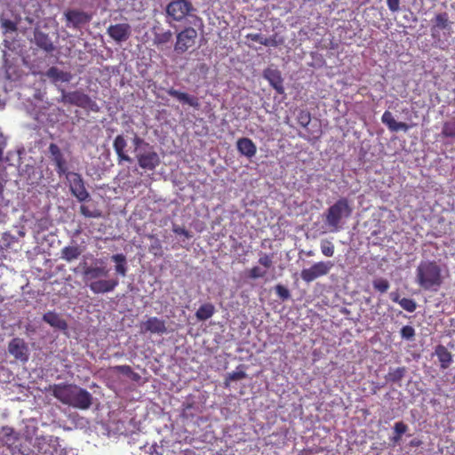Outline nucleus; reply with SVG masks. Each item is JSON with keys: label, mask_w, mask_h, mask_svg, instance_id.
<instances>
[{"label": "nucleus", "mask_w": 455, "mask_h": 455, "mask_svg": "<svg viewBox=\"0 0 455 455\" xmlns=\"http://www.w3.org/2000/svg\"><path fill=\"white\" fill-rule=\"evenodd\" d=\"M46 391H51L53 397L62 403L79 410H88L92 403V394L79 386L55 384L49 386Z\"/></svg>", "instance_id": "obj_1"}, {"label": "nucleus", "mask_w": 455, "mask_h": 455, "mask_svg": "<svg viewBox=\"0 0 455 455\" xmlns=\"http://www.w3.org/2000/svg\"><path fill=\"white\" fill-rule=\"evenodd\" d=\"M443 279L440 265L435 260H423L416 268V283L427 291H438Z\"/></svg>", "instance_id": "obj_2"}, {"label": "nucleus", "mask_w": 455, "mask_h": 455, "mask_svg": "<svg viewBox=\"0 0 455 455\" xmlns=\"http://www.w3.org/2000/svg\"><path fill=\"white\" fill-rule=\"evenodd\" d=\"M352 214V208L348 199H338L334 204L329 207L325 212V224L331 231H338L341 228V220Z\"/></svg>", "instance_id": "obj_3"}, {"label": "nucleus", "mask_w": 455, "mask_h": 455, "mask_svg": "<svg viewBox=\"0 0 455 455\" xmlns=\"http://www.w3.org/2000/svg\"><path fill=\"white\" fill-rule=\"evenodd\" d=\"M333 267L334 262L332 260H320L315 262L308 268L302 269L300 274L301 278L305 283H309L328 275Z\"/></svg>", "instance_id": "obj_4"}, {"label": "nucleus", "mask_w": 455, "mask_h": 455, "mask_svg": "<svg viewBox=\"0 0 455 455\" xmlns=\"http://www.w3.org/2000/svg\"><path fill=\"white\" fill-rule=\"evenodd\" d=\"M63 175L68 184L69 191L79 202H84L90 198V193L85 188L80 173L68 171Z\"/></svg>", "instance_id": "obj_5"}, {"label": "nucleus", "mask_w": 455, "mask_h": 455, "mask_svg": "<svg viewBox=\"0 0 455 455\" xmlns=\"http://www.w3.org/2000/svg\"><path fill=\"white\" fill-rule=\"evenodd\" d=\"M61 100L64 103L75 105L84 109L92 110L93 112L98 111L97 103L92 100L91 97L79 91L63 92Z\"/></svg>", "instance_id": "obj_6"}, {"label": "nucleus", "mask_w": 455, "mask_h": 455, "mask_svg": "<svg viewBox=\"0 0 455 455\" xmlns=\"http://www.w3.org/2000/svg\"><path fill=\"white\" fill-rule=\"evenodd\" d=\"M195 11L189 0H172L166 6V13L174 21H182Z\"/></svg>", "instance_id": "obj_7"}, {"label": "nucleus", "mask_w": 455, "mask_h": 455, "mask_svg": "<svg viewBox=\"0 0 455 455\" xmlns=\"http://www.w3.org/2000/svg\"><path fill=\"white\" fill-rule=\"evenodd\" d=\"M197 31L195 28L187 27L176 35L174 51L179 54L186 52L190 47L196 44Z\"/></svg>", "instance_id": "obj_8"}, {"label": "nucleus", "mask_w": 455, "mask_h": 455, "mask_svg": "<svg viewBox=\"0 0 455 455\" xmlns=\"http://www.w3.org/2000/svg\"><path fill=\"white\" fill-rule=\"evenodd\" d=\"M137 163L143 171L154 172L160 164V157L154 147L135 153Z\"/></svg>", "instance_id": "obj_9"}, {"label": "nucleus", "mask_w": 455, "mask_h": 455, "mask_svg": "<svg viewBox=\"0 0 455 455\" xmlns=\"http://www.w3.org/2000/svg\"><path fill=\"white\" fill-rule=\"evenodd\" d=\"M66 28L79 29L90 23L92 14L80 10H68L64 12Z\"/></svg>", "instance_id": "obj_10"}, {"label": "nucleus", "mask_w": 455, "mask_h": 455, "mask_svg": "<svg viewBox=\"0 0 455 455\" xmlns=\"http://www.w3.org/2000/svg\"><path fill=\"white\" fill-rule=\"evenodd\" d=\"M48 152L51 161L55 165V172L60 177L63 176L68 172V164L58 144L52 142L48 147Z\"/></svg>", "instance_id": "obj_11"}, {"label": "nucleus", "mask_w": 455, "mask_h": 455, "mask_svg": "<svg viewBox=\"0 0 455 455\" xmlns=\"http://www.w3.org/2000/svg\"><path fill=\"white\" fill-rule=\"evenodd\" d=\"M132 33V28L128 23L110 25L107 28V34L115 42H126Z\"/></svg>", "instance_id": "obj_12"}, {"label": "nucleus", "mask_w": 455, "mask_h": 455, "mask_svg": "<svg viewBox=\"0 0 455 455\" xmlns=\"http://www.w3.org/2000/svg\"><path fill=\"white\" fill-rule=\"evenodd\" d=\"M7 350L16 359L26 362L28 360V348L26 342L20 338H14L8 343Z\"/></svg>", "instance_id": "obj_13"}, {"label": "nucleus", "mask_w": 455, "mask_h": 455, "mask_svg": "<svg viewBox=\"0 0 455 455\" xmlns=\"http://www.w3.org/2000/svg\"><path fill=\"white\" fill-rule=\"evenodd\" d=\"M141 332L165 333L167 331L165 321L156 316H151L142 323L140 327Z\"/></svg>", "instance_id": "obj_14"}, {"label": "nucleus", "mask_w": 455, "mask_h": 455, "mask_svg": "<svg viewBox=\"0 0 455 455\" xmlns=\"http://www.w3.org/2000/svg\"><path fill=\"white\" fill-rule=\"evenodd\" d=\"M118 285L119 281L116 279H102L92 281L89 287L93 293L99 294L110 292Z\"/></svg>", "instance_id": "obj_15"}, {"label": "nucleus", "mask_w": 455, "mask_h": 455, "mask_svg": "<svg viewBox=\"0 0 455 455\" xmlns=\"http://www.w3.org/2000/svg\"><path fill=\"white\" fill-rule=\"evenodd\" d=\"M264 78L270 84L278 94H283L285 88L283 85L281 72L277 69L267 68L263 72Z\"/></svg>", "instance_id": "obj_16"}, {"label": "nucleus", "mask_w": 455, "mask_h": 455, "mask_svg": "<svg viewBox=\"0 0 455 455\" xmlns=\"http://www.w3.org/2000/svg\"><path fill=\"white\" fill-rule=\"evenodd\" d=\"M127 146V142L123 135L116 136L113 141V148L117 156L118 163L121 164L123 162L132 163V157L130 156L125 152V148Z\"/></svg>", "instance_id": "obj_17"}, {"label": "nucleus", "mask_w": 455, "mask_h": 455, "mask_svg": "<svg viewBox=\"0 0 455 455\" xmlns=\"http://www.w3.org/2000/svg\"><path fill=\"white\" fill-rule=\"evenodd\" d=\"M167 93L183 104H187L196 108H199V100L196 96L189 95L186 92L176 90L173 87L169 88L167 90Z\"/></svg>", "instance_id": "obj_18"}, {"label": "nucleus", "mask_w": 455, "mask_h": 455, "mask_svg": "<svg viewBox=\"0 0 455 455\" xmlns=\"http://www.w3.org/2000/svg\"><path fill=\"white\" fill-rule=\"evenodd\" d=\"M45 76L51 80L52 84L59 82L68 83L72 80V74L68 71H61V69L52 67L47 69Z\"/></svg>", "instance_id": "obj_19"}, {"label": "nucleus", "mask_w": 455, "mask_h": 455, "mask_svg": "<svg viewBox=\"0 0 455 455\" xmlns=\"http://www.w3.org/2000/svg\"><path fill=\"white\" fill-rule=\"evenodd\" d=\"M236 148L244 156L253 157L257 153V146L248 138H242L236 141Z\"/></svg>", "instance_id": "obj_20"}, {"label": "nucleus", "mask_w": 455, "mask_h": 455, "mask_svg": "<svg viewBox=\"0 0 455 455\" xmlns=\"http://www.w3.org/2000/svg\"><path fill=\"white\" fill-rule=\"evenodd\" d=\"M34 41L37 47L43 49L47 53H51L54 50V45L49 36L39 30H36L34 34Z\"/></svg>", "instance_id": "obj_21"}, {"label": "nucleus", "mask_w": 455, "mask_h": 455, "mask_svg": "<svg viewBox=\"0 0 455 455\" xmlns=\"http://www.w3.org/2000/svg\"><path fill=\"white\" fill-rule=\"evenodd\" d=\"M43 320L51 327L58 330H67L68 324L64 318L55 312L49 311L43 315Z\"/></svg>", "instance_id": "obj_22"}, {"label": "nucleus", "mask_w": 455, "mask_h": 455, "mask_svg": "<svg viewBox=\"0 0 455 455\" xmlns=\"http://www.w3.org/2000/svg\"><path fill=\"white\" fill-rule=\"evenodd\" d=\"M435 354L437 355L440 363H441V368L443 370H446L449 368L452 362V356L451 354L448 351L445 346L443 344H439L435 348Z\"/></svg>", "instance_id": "obj_23"}, {"label": "nucleus", "mask_w": 455, "mask_h": 455, "mask_svg": "<svg viewBox=\"0 0 455 455\" xmlns=\"http://www.w3.org/2000/svg\"><path fill=\"white\" fill-rule=\"evenodd\" d=\"M84 276L87 280L95 281L101 276H107L108 270L105 267H87L83 271Z\"/></svg>", "instance_id": "obj_24"}, {"label": "nucleus", "mask_w": 455, "mask_h": 455, "mask_svg": "<svg viewBox=\"0 0 455 455\" xmlns=\"http://www.w3.org/2000/svg\"><path fill=\"white\" fill-rule=\"evenodd\" d=\"M111 260L115 262V272L122 276L127 273V261L124 254H115L111 256Z\"/></svg>", "instance_id": "obj_25"}, {"label": "nucleus", "mask_w": 455, "mask_h": 455, "mask_svg": "<svg viewBox=\"0 0 455 455\" xmlns=\"http://www.w3.org/2000/svg\"><path fill=\"white\" fill-rule=\"evenodd\" d=\"M81 250L77 245L65 246L61 249V259L71 262L78 259L81 255Z\"/></svg>", "instance_id": "obj_26"}, {"label": "nucleus", "mask_w": 455, "mask_h": 455, "mask_svg": "<svg viewBox=\"0 0 455 455\" xmlns=\"http://www.w3.org/2000/svg\"><path fill=\"white\" fill-rule=\"evenodd\" d=\"M172 33L171 30L154 32V44L156 45L157 48H161L164 45L167 44L172 41Z\"/></svg>", "instance_id": "obj_27"}, {"label": "nucleus", "mask_w": 455, "mask_h": 455, "mask_svg": "<svg viewBox=\"0 0 455 455\" xmlns=\"http://www.w3.org/2000/svg\"><path fill=\"white\" fill-rule=\"evenodd\" d=\"M215 313V307L212 303H204L200 306L196 311V317L200 321H205L211 318Z\"/></svg>", "instance_id": "obj_28"}, {"label": "nucleus", "mask_w": 455, "mask_h": 455, "mask_svg": "<svg viewBox=\"0 0 455 455\" xmlns=\"http://www.w3.org/2000/svg\"><path fill=\"white\" fill-rule=\"evenodd\" d=\"M16 437L12 427H4L0 429V446L14 443Z\"/></svg>", "instance_id": "obj_29"}, {"label": "nucleus", "mask_w": 455, "mask_h": 455, "mask_svg": "<svg viewBox=\"0 0 455 455\" xmlns=\"http://www.w3.org/2000/svg\"><path fill=\"white\" fill-rule=\"evenodd\" d=\"M79 212L81 215L85 218H94L98 219L103 216L102 211L98 209L95 206H89L85 204H81L79 208Z\"/></svg>", "instance_id": "obj_30"}, {"label": "nucleus", "mask_w": 455, "mask_h": 455, "mask_svg": "<svg viewBox=\"0 0 455 455\" xmlns=\"http://www.w3.org/2000/svg\"><path fill=\"white\" fill-rule=\"evenodd\" d=\"M450 26V21L447 12H440L435 14L434 18V26L432 27V32L434 33L435 28L445 29Z\"/></svg>", "instance_id": "obj_31"}, {"label": "nucleus", "mask_w": 455, "mask_h": 455, "mask_svg": "<svg viewBox=\"0 0 455 455\" xmlns=\"http://www.w3.org/2000/svg\"><path fill=\"white\" fill-rule=\"evenodd\" d=\"M409 427L403 421H398L394 426L395 435L391 437V442L399 443L402 439V435L408 431Z\"/></svg>", "instance_id": "obj_32"}, {"label": "nucleus", "mask_w": 455, "mask_h": 455, "mask_svg": "<svg viewBox=\"0 0 455 455\" xmlns=\"http://www.w3.org/2000/svg\"><path fill=\"white\" fill-rule=\"evenodd\" d=\"M320 249L324 257H333L335 254V245L332 241L322 240L320 242Z\"/></svg>", "instance_id": "obj_33"}, {"label": "nucleus", "mask_w": 455, "mask_h": 455, "mask_svg": "<svg viewBox=\"0 0 455 455\" xmlns=\"http://www.w3.org/2000/svg\"><path fill=\"white\" fill-rule=\"evenodd\" d=\"M405 373V368L404 367H399L396 368L394 371H388L387 375V379L389 382L397 383L401 381V379L403 378Z\"/></svg>", "instance_id": "obj_34"}, {"label": "nucleus", "mask_w": 455, "mask_h": 455, "mask_svg": "<svg viewBox=\"0 0 455 455\" xmlns=\"http://www.w3.org/2000/svg\"><path fill=\"white\" fill-rule=\"evenodd\" d=\"M297 122L303 128L307 129L311 122V115L307 110H300L297 113Z\"/></svg>", "instance_id": "obj_35"}, {"label": "nucleus", "mask_w": 455, "mask_h": 455, "mask_svg": "<svg viewBox=\"0 0 455 455\" xmlns=\"http://www.w3.org/2000/svg\"><path fill=\"white\" fill-rule=\"evenodd\" d=\"M112 369L115 372H120L127 376H132V379L134 380H137L140 378V375L137 372H133L132 368L129 365H117L114 366Z\"/></svg>", "instance_id": "obj_36"}, {"label": "nucleus", "mask_w": 455, "mask_h": 455, "mask_svg": "<svg viewBox=\"0 0 455 455\" xmlns=\"http://www.w3.org/2000/svg\"><path fill=\"white\" fill-rule=\"evenodd\" d=\"M442 132L446 138H455V118L444 123Z\"/></svg>", "instance_id": "obj_37"}, {"label": "nucleus", "mask_w": 455, "mask_h": 455, "mask_svg": "<svg viewBox=\"0 0 455 455\" xmlns=\"http://www.w3.org/2000/svg\"><path fill=\"white\" fill-rule=\"evenodd\" d=\"M132 143L134 145V153H138L144 148H148L152 147L149 142H145L143 139H141L138 134L134 135L133 140H132Z\"/></svg>", "instance_id": "obj_38"}, {"label": "nucleus", "mask_w": 455, "mask_h": 455, "mask_svg": "<svg viewBox=\"0 0 455 455\" xmlns=\"http://www.w3.org/2000/svg\"><path fill=\"white\" fill-rule=\"evenodd\" d=\"M283 44V38L282 36H280L277 33H275L268 38L265 37V40L263 41V45H265V46L276 47Z\"/></svg>", "instance_id": "obj_39"}, {"label": "nucleus", "mask_w": 455, "mask_h": 455, "mask_svg": "<svg viewBox=\"0 0 455 455\" xmlns=\"http://www.w3.org/2000/svg\"><path fill=\"white\" fill-rule=\"evenodd\" d=\"M275 291L276 295L282 301H287L291 298V293H290L289 289L286 286H284L283 284H277L275 287Z\"/></svg>", "instance_id": "obj_40"}, {"label": "nucleus", "mask_w": 455, "mask_h": 455, "mask_svg": "<svg viewBox=\"0 0 455 455\" xmlns=\"http://www.w3.org/2000/svg\"><path fill=\"white\" fill-rule=\"evenodd\" d=\"M399 305L403 310L409 313H413L417 308V304L415 300L412 299L403 298L401 300H399Z\"/></svg>", "instance_id": "obj_41"}, {"label": "nucleus", "mask_w": 455, "mask_h": 455, "mask_svg": "<svg viewBox=\"0 0 455 455\" xmlns=\"http://www.w3.org/2000/svg\"><path fill=\"white\" fill-rule=\"evenodd\" d=\"M372 287L381 293L386 292L389 288L387 280L384 278H377L372 281Z\"/></svg>", "instance_id": "obj_42"}, {"label": "nucleus", "mask_w": 455, "mask_h": 455, "mask_svg": "<svg viewBox=\"0 0 455 455\" xmlns=\"http://www.w3.org/2000/svg\"><path fill=\"white\" fill-rule=\"evenodd\" d=\"M382 123L387 127V129L391 130L392 127L395 126L396 120L395 119L392 112L385 111L381 117Z\"/></svg>", "instance_id": "obj_43"}, {"label": "nucleus", "mask_w": 455, "mask_h": 455, "mask_svg": "<svg viewBox=\"0 0 455 455\" xmlns=\"http://www.w3.org/2000/svg\"><path fill=\"white\" fill-rule=\"evenodd\" d=\"M266 275V270H263L262 268H260L259 267L256 266V267H252L249 271H248V277L250 279H259V278H262L264 277Z\"/></svg>", "instance_id": "obj_44"}, {"label": "nucleus", "mask_w": 455, "mask_h": 455, "mask_svg": "<svg viewBox=\"0 0 455 455\" xmlns=\"http://www.w3.org/2000/svg\"><path fill=\"white\" fill-rule=\"evenodd\" d=\"M400 333L403 339L411 340L415 336V330L412 326L405 325L401 329Z\"/></svg>", "instance_id": "obj_45"}, {"label": "nucleus", "mask_w": 455, "mask_h": 455, "mask_svg": "<svg viewBox=\"0 0 455 455\" xmlns=\"http://www.w3.org/2000/svg\"><path fill=\"white\" fill-rule=\"evenodd\" d=\"M246 378V372L245 371H232L228 374L226 380V387H228L229 381H236L241 380Z\"/></svg>", "instance_id": "obj_46"}, {"label": "nucleus", "mask_w": 455, "mask_h": 455, "mask_svg": "<svg viewBox=\"0 0 455 455\" xmlns=\"http://www.w3.org/2000/svg\"><path fill=\"white\" fill-rule=\"evenodd\" d=\"M259 263L266 269L271 268L273 266V255L272 254H262L259 259Z\"/></svg>", "instance_id": "obj_47"}, {"label": "nucleus", "mask_w": 455, "mask_h": 455, "mask_svg": "<svg viewBox=\"0 0 455 455\" xmlns=\"http://www.w3.org/2000/svg\"><path fill=\"white\" fill-rule=\"evenodd\" d=\"M246 39L251 42H259V44H263L265 37L259 33H249L246 35Z\"/></svg>", "instance_id": "obj_48"}, {"label": "nucleus", "mask_w": 455, "mask_h": 455, "mask_svg": "<svg viewBox=\"0 0 455 455\" xmlns=\"http://www.w3.org/2000/svg\"><path fill=\"white\" fill-rule=\"evenodd\" d=\"M387 5L391 12H396L400 9V0H387Z\"/></svg>", "instance_id": "obj_49"}, {"label": "nucleus", "mask_w": 455, "mask_h": 455, "mask_svg": "<svg viewBox=\"0 0 455 455\" xmlns=\"http://www.w3.org/2000/svg\"><path fill=\"white\" fill-rule=\"evenodd\" d=\"M409 129V125L403 122H395L394 127H391V132H398L400 130L406 131Z\"/></svg>", "instance_id": "obj_50"}, {"label": "nucleus", "mask_w": 455, "mask_h": 455, "mask_svg": "<svg viewBox=\"0 0 455 455\" xmlns=\"http://www.w3.org/2000/svg\"><path fill=\"white\" fill-rule=\"evenodd\" d=\"M173 232L178 235H182L186 236L187 238H189L191 236L189 232L187 229H185L184 228H180V227L173 228Z\"/></svg>", "instance_id": "obj_51"}, {"label": "nucleus", "mask_w": 455, "mask_h": 455, "mask_svg": "<svg viewBox=\"0 0 455 455\" xmlns=\"http://www.w3.org/2000/svg\"><path fill=\"white\" fill-rule=\"evenodd\" d=\"M420 445H422V441L419 440L417 438H415L410 442V446H411V447H418Z\"/></svg>", "instance_id": "obj_52"}, {"label": "nucleus", "mask_w": 455, "mask_h": 455, "mask_svg": "<svg viewBox=\"0 0 455 455\" xmlns=\"http://www.w3.org/2000/svg\"><path fill=\"white\" fill-rule=\"evenodd\" d=\"M5 147V142L4 141V140L0 137V162L2 161V157H3V152H4V148Z\"/></svg>", "instance_id": "obj_53"}, {"label": "nucleus", "mask_w": 455, "mask_h": 455, "mask_svg": "<svg viewBox=\"0 0 455 455\" xmlns=\"http://www.w3.org/2000/svg\"><path fill=\"white\" fill-rule=\"evenodd\" d=\"M402 299H400V296L398 293H391V300L397 302L399 304V301H401Z\"/></svg>", "instance_id": "obj_54"}, {"label": "nucleus", "mask_w": 455, "mask_h": 455, "mask_svg": "<svg viewBox=\"0 0 455 455\" xmlns=\"http://www.w3.org/2000/svg\"><path fill=\"white\" fill-rule=\"evenodd\" d=\"M4 185L0 181V197L3 196Z\"/></svg>", "instance_id": "obj_55"}, {"label": "nucleus", "mask_w": 455, "mask_h": 455, "mask_svg": "<svg viewBox=\"0 0 455 455\" xmlns=\"http://www.w3.org/2000/svg\"><path fill=\"white\" fill-rule=\"evenodd\" d=\"M298 455H311L310 452L307 451H302L301 452H299Z\"/></svg>", "instance_id": "obj_56"}, {"label": "nucleus", "mask_w": 455, "mask_h": 455, "mask_svg": "<svg viewBox=\"0 0 455 455\" xmlns=\"http://www.w3.org/2000/svg\"><path fill=\"white\" fill-rule=\"evenodd\" d=\"M306 254H307V257L314 256V252L312 251H308Z\"/></svg>", "instance_id": "obj_57"}]
</instances>
